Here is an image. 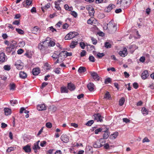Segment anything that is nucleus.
Returning <instances> with one entry per match:
<instances>
[{
    "instance_id": "28",
    "label": "nucleus",
    "mask_w": 154,
    "mask_h": 154,
    "mask_svg": "<svg viewBox=\"0 0 154 154\" xmlns=\"http://www.w3.org/2000/svg\"><path fill=\"white\" fill-rule=\"evenodd\" d=\"M50 7V4H47L46 5L44 6V7H42L41 8V9L42 11L44 12L45 11V10H47Z\"/></svg>"
},
{
    "instance_id": "12",
    "label": "nucleus",
    "mask_w": 154,
    "mask_h": 154,
    "mask_svg": "<svg viewBox=\"0 0 154 154\" xmlns=\"http://www.w3.org/2000/svg\"><path fill=\"white\" fill-rule=\"evenodd\" d=\"M37 107V109L39 111L45 110L46 109V106L44 104L38 105Z\"/></svg>"
},
{
    "instance_id": "48",
    "label": "nucleus",
    "mask_w": 154,
    "mask_h": 154,
    "mask_svg": "<svg viewBox=\"0 0 154 154\" xmlns=\"http://www.w3.org/2000/svg\"><path fill=\"white\" fill-rule=\"evenodd\" d=\"M111 81V79L110 78H108L106 79L105 80L104 83L106 84H108L109 83H110Z\"/></svg>"
},
{
    "instance_id": "4",
    "label": "nucleus",
    "mask_w": 154,
    "mask_h": 154,
    "mask_svg": "<svg viewBox=\"0 0 154 154\" xmlns=\"http://www.w3.org/2000/svg\"><path fill=\"white\" fill-rule=\"evenodd\" d=\"M94 119L95 120H96L97 122H101L103 121V117H101L100 114H95L93 115Z\"/></svg>"
},
{
    "instance_id": "18",
    "label": "nucleus",
    "mask_w": 154,
    "mask_h": 154,
    "mask_svg": "<svg viewBox=\"0 0 154 154\" xmlns=\"http://www.w3.org/2000/svg\"><path fill=\"white\" fill-rule=\"evenodd\" d=\"M20 77L21 79H24L27 77V75L24 71H21L19 73Z\"/></svg>"
},
{
    "instance_id": "60",
    "label": "nucleus",
    "mask_w": 154,
    "mask_h": 154,
    "mask_svg": "<svg viewBox=\"0 0 154 154\" xmlns=\"http://www.w3.org/2000/svg\"><path fill=\"white\" fill-rule=\"evenodd\" d=\"M46 126L48 128H51L52 127V124L51 123L48 122L46 123Z\"/></svg>"
},
{
    "instance_id": "53",
    "label": "nucleus",
    "mask_w": 154,
    "mask_h": 154,
    "mask_svg": "<svg viewBox=\"0 0 154 154\" xmlns=\"http://www.w3.org/2000/svg\"><path fill=\"white\" fill-rule=\"evenodd\" d=\"M102 130V129L101 128H99L96 129L94 131V133L95 134H97L99 132H101Z\"/></svg>"
},
{
    "instance_id": "32",
    "label": "nucleus",
    "mask_w": 154,
    "mask_h": 154,
    "mask_svg": "<svg viewBox=\"0 0 154 154\" xmlns=\"http://www.w3.org/2000/svg\"><path fill=\"white\" fill-rule=\"evenodd\" d=\"M19 70L22 69L23 67V63H20V64H17V65L15 66Z\"/></svg>"
},
{
    "instance_id": "10",
    "label": "nucleus",
    "mask_w": 154,
    "mask_h": 154,
    "mask_svg": "<svg viewBox=\"0 0 154 154\" xmlns=\"http://www.w3.org/2000/svg\"><path fill=\"white\" fill-rule=\"evenodd\" d=\"M149 76V74L147 70H144L142 73L141 78L143 79H146Z\"/></svg>"
},
{
    "instance_id": "14",
    "label": "nucleus",
    "mask_w": 154,
    "mask_h": 154,
    "mask_svg": "<svg viewBox=\"0 0 154 154\" xmlns=\"http://www.w3.org/2000/svg\"><path fill=\"white\" fill-rule=\"evenodd\" d=\"M65 51H61L60 53H58L59 58L61 60H63L66 57L65 54L64 52Z\"/></svg>"
},
{
    "instance_id": "29",
    "label": "nucleus",
    "mask_w": 154,
    "mask_h": 154,
    "mask_svg": "<svg viewBox=\"0 0 154 154\" xmlns=\"http://www.w3.org/2000/svg\"><path fill=\"white\" fill-rule=\"evenodd\" d=\"M104 98L108 100H110L112 99V97L109 94V92L108 91L106 92L104 96Z\"/></svg>"
},
{
    "instance_id": "31",
    "label": "nucleus",
    "mask_w": 154,
    "mask_h": 154,
    "mask_svg": "<svg viewBox=\"0 0 154 154\" xmlns=\"http://www.w3.org/2000/svg\"><path fill=\"white\" fill-rule=\"evenodd\" d=\"M125 101V98L122 97L119 100V105L120 106H122L124 104Z\"/></svg>"
},
{
    "instance_id": "2",
    "label": "nucleus",
    "mask_w": 154,
    "mask_h": 154,
    "mask_svg": "<svg viewBox=\"0 0 154 154\" xmlns=\"http://www.w3.org/2000/svg\"><path fill=\"white\" fill-rule=\"evenodd\" d=\"M105 143V140L101 138L94 142L93 143V146L94 148H98L103 146Z\"/></svg>"
},
{
    "instance_id": "41",
    "label": "nucleus",
    "mask_w": 154,
    "mask_h": 154,
    "mask_svg": "<svg viewBox=\"0 0 154 154\" xmlns=\"http://www.w3.org/2000/svg\"><path fill=\"white\" fill-rule=\"evenodd\" d=\"M89 61L92 62H94L95 61V59L94 56L92 55H90L89 57Z\"/></svg>"
},
{
    "instance_id": "57",
    "label": "nucleus",
    "mask_w": 154,
    "mask_h": 154,
    "mask_svg": "<svg viewBox=\"0 0 154 154\" xmlns=\"http://www.w3.org/2000/svg\"><path fill=\"white\" fill-rule=\"evenodd\" d=\"M50 52V50L48 49V48H47V47L46 48H45V49L44 52L42 53H43L44 54H45L49 53Z\"/></svg>"
},
{
    "instance_id": "34",
    "label": "nucleus",
    "mask_w": 154,
    "mask_h": 154,
    "mask_svg": "<svg viewBox=\"0 0 154 154\" xmlns=\"http://www.w3.org/2000/svg\"><path fill=\"white\" fill-rule=\"evenodd\" d=\"M77 42H72L71 43L70 47L72 48H74L75 46L77 45Z\"/></svg>"
},
{
    "instance_id": "23",
    "label": "nucleus",
    "mask_w": 154,
    "mask_h": 154,
    "mask_svg": "<svg viewBox=\"0 0 154 154\" xmlns=\"http://www.w3.org/2000/svg\"><path fill=\"white\" fill-rule=\"evenodd\" d=\"M4 112L6 116H8L11 114V110L10 109L8 108H5L4 109Z\"/></svg>"
},
{
    "instance_id": "38",
    "label": "nucleus",
    "mask_w": 154,
    "mask_h": 154,
    "mask_svg": "<svg viewBox=\"0 0 154 154\" xmlns=\"http://www.w3.org/2000/svg\"><path fill=\"white\" fill-rule=\"evenodd\" d=\"M94 123L93 120H89L87 122L85 125L87 126H91Z\"/></svg>"
},
{
    "instance_id": "5",
    "label": "nucleus",
    "mask_w": 154,
    "mask_h": 154,
    "mask_svg": "<svg viewBox=\"0 0 154 154\" xmlns=\"http://www.w3.org/2000/svg\"><path fill=\"white\" fill-rule=\"evenodd\" d=\"M60 139L63 142L67 143L69 142V137L66 134H63L60 137Z\"/></svg>"
},
{
    "instance_id": "56",
    "label": "nucleus",
    "mask_w": 154,
    "mask_h": 154,
    "mask_svg": "<svg viewBox=\"0 0 154 154\" xmlns=\"http://www.w3.org/2000/svg\"><path fill=\"white\" fill-rule=\"evenodd\" d=\"M94 13V9L89 11V15L91 16H93Z\"/></svg>"
},
{
    "instance_id": "45",
    "label": "nucleus",
    "mask_w": 154,
    "mask_h": 154,
    "mask_svg": "<svg viewBox=\"0 0 154 154\" xmlns=\"http://www.w3.org/2000/svg\"><path fill=\"white\" fill-rule=\"evenodd\" d=\"M14 148L13 147H8V149H7L6 152H10L14 150Z\"/></svg>"
},
{
    "instance_id": "59",
    "label": "nucleus",
    "mask_w": 154,
    "mask_h": 154,
    "mask_svg": "<svg viewBox=\"0 0 154 154\" xmlns=\"http://www.w3.org/2000/svg\"><path fill=\"white\" fill-rule=\"evenodd\" d=\"M65 54L66 57L70 56L72 55V54L71 52H68L66 51L64 52Z\"/></svg>"
},
{
    "instance_id": "25",
    "label": "nucleus",
    "mask_w": 154,
    "mask_h": 154,
    "mask_svg": "<svg viewBox=\"0 0 154 154\" xmlns=\"http://www.w3.org/2000/svg\"><path fill=\"white\" fill-rule=\"evenodd\" d=\"M86 71V69L85 67L83 66H81L79 68L78 71L80 73H82L85 72Z\"/></svg>"
},
{
    "instance_id": "55",
    "label": "nucleus",
    "mask_w": 154,
    "mask_h": 154,
    "mask_svg": "<svg viewBox=\"0 0 154 154\" xmlns=\"http://www.w3.org/2000/svg\"><path fill=\"white\" fill-rule=\"evenodd\" d=\"M19 46L21 47H23L25 45V43L23 41H20L19 43Z\"/></svg>"
},
{
    "instance_id": "61",
    "label": "nucleus",
    "mask_w": 154,
    "mask_h": 154,
    "mask_svg": "<svg viewBox=\"0 0 154 154\" xmlns=\"http://www.w3.org/2000/svg\"><path fill=\"white\" fill-rule=\"evenodd\" d=\"M60 69L57 68L54 69V72L56 74H59L60 73V71L59 70Z\"/></svg>"
},
{
    "instance_id": "24",
    "label": "nucleus",
    "mask_w": 154,
    "mask_h": 154,
    "mask_svg": "<svg viewBox=\"0 0 154 154\" xmlns=\"http://www.w3.org/2000/svg\"><path fill=\"white\" fill-rule=\"evenodd\" d=\"M33 33L34 34H36L37 32L39 31V28L37 26H35L32 29Z\"/></svg>"
},
{
    "instance_id": "35",
    "label": "nucleus",
    "mask_w": 154,
    "mask_h": 154,
    "mask_svg": "<svg viewBox=\"0 0 154 154\" xmlns=\"http://www.w3.org/2000/svg\"><path fill=\"white\" fill-rule=\"evenodd\" d=\"M16 31L19 34L23 35L24 34V31L21 29L18 28L16 29Z\"/></svg>"
},
{
    "instance_id": "11",
    "label": "nucleus",
    "mask_w": 154,
    "mask_h": 154,
    "mask_svg": "<svg viewBox=\"0 0 154 154\" xmlns=\"http://www.w3.org/2000/svg\"><path fill=\"white\" fill-rule=\"evenodd\" d=\"M115 8V5L110 4L105 9L104 11L106 12H110L112 9Z\"/></svg>"
},
{
    "instance_id": "52",
    "label": "nucleus",
    "mask_w": 154,
    "mask_h": 154,
    "mask_svg": "<svg viewBox=\"0 0 154 154\" xmlns=\"http://www.w3.org/2000/svg\"><path fill=\"white\" fill-rule=\"evenodd\" d=\"M55 8L58 10H61V8L60 7L59 5L57 3V2H55Z\"/></svg>"
},
{
    "instance_id": "9",
    "label": "nucleus",
    "mask_w": 154,
    "mask_h": 154,
    "mask_svg": "<svg viewBox=\"0 0 154 154\" xmlns=\"http://www.w3.org/2000/svg\"><path fill=\"white\" fill-rule=\"evenodd\" d=\"M17 43L14 41H12L10 42V44L8 46L11 49L14 51V48L16 46Z\"/></svg>"
},
{
    "instance_id": "50",
    "label": "nucleus",
    "mask_w": 154,
    "mask_h": 154,
    "mask_svg": "<svg viewBox=\"0 0 154 154\" xmlns=\"http://www.w3.org/2000/svg\"><path fill=\"white\" fill-rule=\"evenodd\" d=\"M86 54V52L84 50H82V52L80 53V56L81 57H83L85 56Z\"/></svg>"
},
{
    "instance_id": "62",
    "label": "nucleus",
    "mask_w": 154,
    "mask_h": 154,
    "mask_svg": "<svg viewBox=\"0 0 154 154\" xmlns=\"http://www.w3.org/2000/svg\"><path fill=\"white\" fill-rule=\"evenodd\" d=\"M71 14L74 17H76L77 16V13L75 11H71Z\"/></svg>"
},
{
    "instance_id": "47",
    "label": "nucleus",
    "mask_w": 154,
    "mask_h": 154,
    "mask_svg": "<svg viewBox=\"0 0 154 154\" xmlns=\"http://www.w3.org/2000/svg\"><path fill=\"white\" fill-rule=\"evenodd\" d=\"M10 103L12 106H14V104H16L17 103V100H11L10 101Z\"/></svg>"
},
{
    "instance_id": "27",
    "label": "nucleus",
    "mask_w": 154,
    "mask_h": 154,
    "mask_svg": "<svg viewBox=\"0 0 154 154\" xmlns=\"http://www.w3.org/2000/svg\"><path fill=\"white\" fill-rule=\"evenodd\" d=\"M52 57L54 60H56L58 58H59L58 52L57 51H55L54 53L53 54V55L52 56Z\"/></svg>"
},
{
    "instance_id": "46",
    "label": "nucleus",
    "mask_w": 154,
    "mask_h": 154,
    "mask_svg": "<svg viewBox=\"0 0 154 154\" xmlns=\"http://www.w3.org/2000/svg\"><path fill=\"white\" fill-rule=\"evenodd\" d=\"M6 51L8 53H10L11 51L14 52V50H13L11 49L9 47H7L6 48Z\"/></svg>"
},
{
    "instance_id": "8",
    "label": "nucleus",
    "mask_w": 154,
    "mask_h": 154,
    "mask_svg": "<svg viewBox=\"0 0 154 154\" xmlns=\"http://www.w3.org/2000/svg\"><path fill=\"white\" fill-rule=\"evenodd\" d=\"M7 59V57L4 53L2 52L0 54V61L1 62H4Z\"/></svg>"
},
{
    "instance_id": "6",
    "label": "nucleus",
    "mask_w": 154,
    "mask_h": 154,
    "mask_svg": "<svg viewBox=\"0 0 154 154\" xmlns=\"http://www.w3.org/2000/svg\"><path fill=\"white\" fill-rule=\"evenodd\" d=\"M90 74L95 81H97L99 80L100 77L96 72H90Z\"/></svg>"
},
{
    "instance_id": "17",
    "label": "nucleus",
    "mask_w": 154,
    "mask_h": 154,
    "mask_svg": "<svg viewBox=\"0 0 154 154\" xmlns=\"http://www.w3.org/2000/svg\"><path fill=\"white\" fill-rule=\"evenodd\" d=\"M75 85L71 83H69L68 84V89L71 91L74 90L75 89Z\"/></svg>"
},
{
    "instance_id": "43",
    "label": "nucleus",
    "mask_w": 154,
    "mask_h": 154,
    "mask_svg": "<svg viewBox=\"0 0 154 154\" xmlns=\"http://www.w3.org/2000/svg\"><path fill=\"white\" fill-rule=\"evenodd\" d=\"M104 55L103 53H98L97 54V56L98 58H100L104 56Z\"/></svg>"
},
{
    "instance_id": "22",
    "label": "nucleus",
    "mask_w": 154,
    "mask_h": 154,
    "mask_svg": "<svg viewBox=\"0 0 154 154\" xmlns=\"http://www.w3.org/2000/svg\"><path fill=\"white\" fill-rule=\"evenodd\" d=\"M118 134L119 133L118 132H115L110 135L109 138L113 140L115 139L117 137Z\"/></svg>"
},
{
    "instance_id": "44",
    "label": "nucleus",
    "mask_w": 154,
    "mask_h": 154,
    "mask_svg": "<svg viewBox=\"0 0 154 154\" xmlns=\"http://www.w3.org/2000/svg\"><path fill=\"white\" fill-rule=\"evenodd\" d=\"M5 70L9 71L11 69L10 66L9 65H5L3 67Z\"/></svg>"
},
{
    "instance_id": "33",
    "label": "nucleus",
    "mask_w": 154,
    "mask_h": 154,
    "mask_svg": "<svg viewBox=\"0 0 154 154\" xmlns=\"http://www.w3.org/2000/svg\"><path fill=\"white\" fill-rule=\"evenodd\" d=\"M40 148V147L38 145V143H35L34 144L33 146L32 147V149L34 150H36L37 149H39Z\"/></svg>"
},
{
    "instance_id": "40",
    "label": "nucleus",
    "mask_w": 154,
    "mask_h": 154,
    "mask_svg": "<svg viewBox=\"0 0 154 154\" xmlns=\"http://www.w3.org/2000/svg\"><path fill=\"white\" fill-rule=\"evenodd\" d=\"M95 2L96 3H106L107 2V0H95Z\"/></svg>"
},
{
    "instance_id": "54",
    "label": "nucleus",
    "mask_w": 154,
    "mask_h": 154,
    "mask_svg": "<svg viewBox=\"0 0 154 154\" xmlns=\"http://www.w3.org/2000/svg\"><path fill=\"white\" fill-rule=\"evenodd\" d=\"M132 0H123L124 2L126 5H130L131 3V1Z\"/></svg>"
},
{
    "instance_id": "26",
    "label": "nucleus",
    "mask_w": 154,
    "mask_h": 154,
    "mask_svg": "<svg viewBox=\"0 0 154 154\" xmlns=\"http://www.w3.org/2000/svg\"><path fill=\"white\" fill-rule=\"evenodd\" d=\"M46 43L48 44V46H54L55 45V43L51 40V38L49 41H47Z\"/></svg>"
},
{
    "instance_id": "37",
    "label": "nucleus",
    "mask_w": 154,
    "mask_h": 154,
    "mask_svg": "<svg viewBox=\"0 0 154 154\" xmlns=\"http://www.w3.org/2000/svg\"><path fill=\"white\" fill-rule=\"evenodd\" d=\"M142 111L143 114H148V110L145 108L143 107L142 108Z\"/></svg>"
},
{
    "instance_id": "63",
    "label": "nucleus",
    "mask_w": 154,
    "mask_h": 154,
    "mask_svg": "<svg viewBox=\"0 0 154 154\" xmlns=\"http://www.w3.org/2000/svg\"><path fill=\"white\" fill-rule=\"evenodd\" d=\"M149 140L147 137H145L142 140V142L143 143L145 142H149Z\"/></svg>"
},
{
    "instance_id": "64",
    "label": "nucleus",
    "mask_w": 154,
    "mask_h": 154,
    "mask_svg": "<svg viewBox=\"0 0 154 154\" xmlns=\"http://www.w3.org/2000/svg\"><path fill=\"white\" fill-rule=\"evenodd\" d=\"M24 51L21 48H20L17 51V53L19 54H22Z\"/></svg>"
},
{
    "instance_id": "39",
    "label": "nucleus",
    "mask_w": 154,
    "mask_h": 154,
    "mask_svg": "<svg viewBox=\"0 0 154 154\" xmlns=\"http://www.w3.org/2000/svg\"><path fill=\"white\" fill-rule=\"evenodd\" d=\"M91 39L94 45H96L97 44V41L96 39L93 37H91Z\"/></svg>"
},
{
    "instance_id": "58",
    "label": "nucleus",
    "mask_w": 154,
    "mask_h": 154,
    "mask_svg": "<svg viewBox=\"0 0 154 154\" xmlns=\"http://www.w3.org/2000/svg\"><path fill=\"white\" fill-rule=\"evenodd\" d=\"M86 9L88 11L94 9V8L91 6H86Z\"/></svg>"
},
{
    "instance_id": "19",
    "label": "nucleus",
    "mask_w": 154,
    "mask_h": 154,
    "mask_svg": "<svg viewBox=\"0 0 154 154\" xmlns=\"http://www.w3.org/2000/svg\"><path fill=\"white\" fill-rule=\"evenodd\" d=\"M103 132H104V133L103 135V139H107L108 138L109 135V133L108 132L107 129L106 128V130L105 131H103Z\"/></svg>"
},
{
    "instance_id": "15",
    "label": "nucleus",
    "mask_w": 154,
    "mask_h": 154,
    "mask_svg": "<svg viewBox=\"0 0 154 154\" xmlns=\"http://www.w3.org/2000/svg\"><path fill=\"white\" fill-rule=\"evenodd\" d=\"M23 149L26 153H29L31 152V149L30 146L28 144L24 146L23 148Z\"/></svg>"
},
{
    "instance_id": "21",
    "label": "nucleus",
    "mask_w": 154,
    "mask_h": 154,
    "mask_svg": "<svg viewBox=\"0 0 154 154\" xmlns=\"http://www.w3.org/2000/svg\"><path fill=\"white\" fill-rule=\"evenodd\" d=\"M60 91L61 93H68V89L66 87H62L60 88Z\"/></svg>"
},
{
    "instance_id": "1",
    "label": "nucleus",
    "mask_w": 154,
    "mask_h": 154,
    "mask_svg": "<svg viewBox=\"0 0 154 154\" xmlns=\"http://www.w3.org/2000/svg\"><path fill=\"white\" fill-rule=\"evenodd\" d=\"M108 26V32L110 33H113L115 32L117 30V26L116 24L113 23L111 21L107 24Z\"/></svg>"
},
{
    "instance_id": "36",
    "label": "nucleus",
    "mask_w": 154,
    "mask_h": 154,
    "mask_svg": "<svg viewBox=\"0 0 154 154\" xmlns=\"http://www.w3.org/2000/svg\"><path fill=\"white\" fill-rule=\"evenodd\" d=\"M10 90H14L16 88L15 85L14 83H11L10 85Z\"/></svg>"
},
{
    "instance_id": "16",
    "label": "nucleus",
    "mask_w": 154,
    "mask_h": 154,
    "mask_svg": "<svg viewBox=\"0 0 154 154\" xmlns=\"http://www.w3.org/2000/svg\"><path fill=\"white\" fill-rule=\"evenodd\" d=\"M87 86L90 91H94V85L92 83L90 82L88 84Z\"/></svg>"
},
{
    "instance_id": "42",
    "label": "nucleus",
    "mask_w": 154,
    "mask_h": 154,
    "mask_svg": "<svg viewBox=\"0 0 154 154\" xmlns=\"http://www.w3.org/2000/svg\"><path fill=\"white\" fill-rule=\"evenodd\" d=\"M105 47L107 48H111V45L108 42H106L104 45Z\"/></svg>"
},
{
    "instance_id": "51",
    "label": "nucleus",
    "mask_w": 154,
    "mask_h": 154,
    "mask_svg": "<svg viewBox=\"0 0 154 154\" xmlns=\"http://www.w3.org/2000/svg\"><path fill=\"white\" fill-rule=\"evenodd\" d=\"M44 66L47 67V70H49L51 68V66L48 63H46L45 64Z\"/></svg>"
},
{
    "instance_id": "20",
    "label": "nucleus",
    "mask_w": 154,
    "mask_h": 154,
    "mask_svg": "<svg viewBox=\"0 0 154 154\" xmlns=\"http://www.w3.org/2000/svg\"><path fill=\"white\" fill-rule=\"evenodd\" d=\"M69 34L70 35L71 39L79 35V33L77 32H70L69 33Z\"/></svg>"
},
{
    "instance_id": "30",
    "label": "nucleus",
    "mask_w": 154,
    "mask_h": 154,
    "mask_svg": "<svg viewBox=\"0 0 154 154\" xmlns=\"http://www.w3.org/2000/svg\"><path fill=\"white\" fill-rule=\"evenodd\" d=\"M91 148L92 149V147L91 146H88V149H89L86 150V154H93V152L92 151V150H91Z\"/></svg>"
},
{
    "instance_id": "7",
    "label": "nucleus",
    "mask_w": 154,
    "mask_h": 154,
    "mask_svg": "<svg viewBox=\"0 0 154 154\" xmlns=\"http://www.w3.org/2000/svg\"><path fill=\"white\" fill-rule=\"evenodd\" d=\"M119 54L122 57H125L128 54L127 49L125 48H124L122 51H119Z\"/></svg>"
},
{
    "instance_id": "13",
    "label": "nucleus",
    "mask_w": 154,
    "mask_h": 154,
    "mask_svg": "<svg viewBox=\"0 0 154 154\" xmlns=\"http://www.w3.org/2000/svg\"><path fill=\"white\" fill-rule=\"evenodd\" d=\"M40 72V70L39 68H34L32 71V72L33 75H36L38 74Z\"/></svg>"
},
{
    "instance_id": "49",
    "label": "nucleus",
    "mask_w": 154,
    "mask_h": 154,
    "mask_svg": "<svg viewBox=\"0 0 154 154\" xmlns=\"http://www.w3.org/2000/svg\"><path fill=\"white\" fill-rule=\"evenodd\" d=\"M48 29V30H51L52 32H54L55 31L57 32L56 29L54 28L52 26L49 27Z\"/></svg>"
},
{
    "instance_id": "3",
    "label": "nucleus",
    "mask_w": 154,
    "mask_h": 154,
    "mask_svg": "<svg viewBox=\"0 0 154 154\" xmlns=\"http://www.w3.org/2000/svg\"><path fill=\"white\" fill-rule=\"evenodd\" d=\"M50 39V38L48 37L44 41L38 44V48L40 50L42 53H43L44 52L45 49L47 47V46H45V45L47 44L46 43L47 41H49Z\"/></svg>"
}]
</instances>
